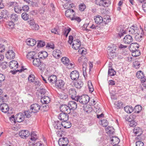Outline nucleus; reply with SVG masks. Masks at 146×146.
<instances>
[{
  "mask_svg": "<svg viewBox=\"0 0 146 146\" xmlns=\"http://www.w3.org/2000/svg\"><path fill=\"white\" fill-rule=\"evenodd\" d=\"M89 97L87 95H83L80 97H77L75 100L77 102L78 101L79 102L82 104H87L89 101Z\"/></svg>",
  "mask_w": 146,
  "mask_h": 146,
  "instance_id": "obj_1",
  "label": "nucleus"
},
{
  "mask_svg": "<svg viewBox=\"0 0 146 146\" xmlns=\"http://www.w3.org/2000/svg\"><path fill=\"white\" fill-rule=\"evenodd\" d=\"M66 89L71 98L75 100L77 97H76V92L75 89L73 88L68 87V86L66 87Z\"/></svg>",
  "mask_w": 146,
  "mask_h": 146,
  "instance_id": "obj_2",
  "label": "nucleus"
},
{
  "mask_svg": "<svg viewBox=\"0 0 146 146\" xmlns=\"http://www.w3.org/2000/svg\"><path fill=\"white\" fill-rule=\"evenodd\" d=\"M40 106L37 104H34L31 105L30 106V111L32 113H36L38 112L40 110Z\"/></svg>",
  "mask_w": 146,
  "mask_h": 146,
  "instance_id": "obj_3",
  "label": "nucleus"
},
{
  "mask_svg": "<svg viewBox=\"0 0 146 146\" xmlns=\"http://www.w3.org/2000/svg\"><path fill=\"white\" fill-rule=\"evenodd\" d=\"M60 111L62 113L68 114L70 113L71 110L70 109V107L68 106L65 104L62 105L60 107Z\"/></svg>",
  "mask_w": 146,
  "mask_h": 146,
  "instance_id": "obj_4",
  "label": "nucleus"
},
{
  "mask_svg": "<svg viewBox=\"0 0 146 146\" xmlns=\"http://www.w3.org/2000/svg\"><path fill=\"white\" fill-rule=\"evenodd\" d=\"M53 126L55 129L58 130L59 132L62 131V123L58 120L54 121Z\"/></svg>",
  "mask_w": 146,
  "mask_h": 146,
  "instance_id": "obj_5",
  "label": "nucleus"
},
{
  "mask_svg": "<svg viewBox=\"0 0 146 146\" xmlns=\"http://www.w3.org/2000/svg\"><path fill=\"white\" fill-rule=\"evenodd\" d=\"M68 143V141L66 137L60 138L58 140V143L60 146H67Z\"/></svg>",
  "mask_w": 146,
  "mask_h": 146,
  "instance_id": "obj_6",
  "label": "nucleus"
},
{
  "mask_svg": "<svg viewBox=\"0 0 146 146\" xmlns=\"http://www.w3.org/2000/svg\"><path fill=\"white\" fill-rule=\"evenodd\" d=\"M128 32L130 34L135 35L137 34L139 30V28L136 25H133L129 28Z\"/></svg>",
  "mask_w": 146,
  "mask_h": 146,
  "instance_id": "obj_7",
  "label": "nucleus"
},
{
  "mask_svg": "<svg viewBox=\"0 0 146 146\" xmlns=\"http://www.w3.org/2000/svg\"><path fill=\"white\" fill-rule=\"evenodd\" d=\"M70 0H61V1L64 4L63 5V6L65 9H70L72 8V7L74 6V4H72L71 2H70Z\"/></svg>",
  "mask_w": 146,
  "mask_h": 146,
  "instance_id": "obj_8",
  "label": "nucleus"
},
{
  "mask_svg": "<svg viewBox=\"0 0 146 146\" xmlns=\"http://www.w3.org/2000/svg\"><path fill=\"white\" fill-rule=\"evenodd\" d=\"M133 41L132 36L129 35H127L123 38V42L126 44H129Z\"/></svg>",
  "mask_w": 146,
  "mask_h": 146,
  "instance_id": "obj_9",
  "label": "nucleus"
},
{
  "mask_svg": "<svg viewBox=\"0 0 146 146\" xmlns=\"http://www.w3.org/2000/svg\"><path fill=\"white\" fill-rule=\"evenodd\" d=\"M68 114L63 113H60L58 118L62 121H67L68 119Z\"/></svg>",
  "mask_w": 146,
  "mask_h": 146,
  "instance_id": "obj_10",
  "label": "nucleus"
},
{
  "mask_svg": "<svg viewBox=\"0 0 146 146\" xmlns=\"http://www.w3.org/2000/svg\"><path fill=\"white\" fill-rule=\"evenodd\" d=\"M79 73L76 70L72 71L70 74V77L73 80H77L79 77Z\"/></svg>",
  "mask_w": 146,
  "mask_h": 146,
  "instance_id": "obj_11",
  "label": "nucleus"
},
{
  "mask_svg": "<svg viewBox=\"0 0 146 146\" xmlns=\"http://www.w3.org/2000/svg\"><path fill=\"white\" fill-rule=\"evenodd\" d=\"M30 134L28 131L23 130L21 131L19 133V135L23 139H25L28 137Z\"/></svg>",
  "mask_w": 146,
  "mask_h": 146,
  "instance_id": "obj_12",
  "label": "nucleus"
},
{
  "mask_svg": "<svg viewBox=\"0 0 146 146\" xmlns=\"http://www.w3.org/2000/svg\"><path fill=\"white\" fill-rule=\"evenodd\" d=\"M81 45L80 42L78 39L73 40V43L72 44V48L78 50V49Z\"/></svg>",
  "mask_w": 146,
  "mask_h": 146,
  "instance_id": "obj_13",
  "label": "nucleus"
},
{
  "mask_svg": "<svg viewBox=\"0 0 146 146\" xmlns=\"http://www.w3.org/2000/svg\"><path fill=\"white\" fill-rule=\"evenodd\" d=\"M140 29L141 30V34H139V33H137L135 36V38L136 41L140 42L141 41L142 39V35H144V32L143 28L141 27L140 26Z\"/></svg>",
  "mask_w": 146,
  "mask_h": 146,
  "instance_id": "obj_14",
  "label": "nucleus"
},
{
  "mask_svg": "<svg viewBox=\"0 0 146 146\" xmlns=\"http://www.w3.org/2000/svg\"><path fill=\"white\" fill-rule=\"evenodd\" d=\"M65 14L66 17H70L71 19V18L75 15V13L73 10L69 9L66 11Z\"/></svg>",
  "mask_w": 146,
  "mask_h": 146,
  "instance_id": "obj_15",
  "label": "nucleus"
},
{
  "mask_svg": "<svg viewBox=\"0 0 146 146\" xmlns=\"http://www.w3.org/2000/svg\"><path fill=\"white\" fill-rule=\"evenodd\" d=\"M5 56L8 59H13L15 57V53L12 50H9L6 53Z\"/></svg>",
  "mask_w": 146,
  "mask_h": 146,
  "instance_id": "obj_16",
  "label": "nucleus"
},
{
  "mask_svg": "<svg viewBox=\"0 0 146 146\" xmlns=\"http://www.w3.org/2000/svg\"><path fill=\"white\" fill-rule=\"evenodd\" d=\"M0 109L2 112L6 113L9 111V108L8 105L6 104L3 103L0 105Z\"/></svg>",
  "mask_w": 146,
  "mask_h": 146,
  "instance_id": "obj_17",
  "label": "nucleus"
},
{
  "mask_svg": "<svg viewBox=\"0 0 146 146\" xmlns=\"http://www.w3.org/2000/svg\"><path fill=\"white\" fill-rule=\"evenodd\" d=\"M98 1L100 2V5L105 7H108L110 4V2L109 0H98Z\"/></svg>",
  "mask_w": 146,
  "mask_h": 146,
  "instance_id": "obj_18",
  "label": "nucleus"
},
{
  "mask_svg": "<svg viewBox=\"0 0 146 146\" xmlns=\"http://www.w3.org/2000/svg\"><path fill=\"white\" fill-rule=\"evenodd\" d=\"M9 67L15 70L18 66V64L15 60H13L9 62Z\"/></svg>",
  "mask_w": 146,
  "mask_h": 146,
  "instance_id": "obj_19",
  "label": "nucleus"
},
{
  "mask_svg": "<svg viewBox=\"0 0 146 146\" xmlns=\"http://www.w3.org/2000/svg\"><path fill=\"white\" fill-rule=\"evenodd\" d=\"M48 80L49 82L51 84L56 83L57 80V77L55 75H52L48 77Z\"/></svg>",
  "mask_w": 146,
  "mask_h": 146,
  "instance_id": "obj_20",
  "label": "nucleus"
},
{
  "mask_svg": "<svg viewBox=\"0 0 146 146\" xmlns=\"http://www.w3.org/2000/svg\"><path fill=\"white\" fill-rule=\"evenodd\" d=\"M110 140L113 145H116L119 142V139L117 137L113 136L110 138Z\"/></svg>",
  "mask_w": 146,
  "mask_h": 146,
  "instance_id": "obj_21",
  "label": "nucleus"
},
{
  "mask_svg": "<svg viewBox=\"0 0 146 146\" xmlns=\"http://www.w3.org/2000/svg\"><path fill=\"white\" fill-rule=\"evenodd\" d=\"M41 97V102L42 103L47 104L49 103L50 101V98L48 96L42 95Z\"/></svg>",
  "mask_w": 146,
  "mask_h": 146,
  "instance_id": "obj_22",
  "label": "nucleus"
},
{
  "mask_svg": "<svg viewBox=\"0 0 146 146\" xmlns=\"http://www.w3.org/2000/svg\"><path fill=\"white\" fill-rule=\"evenodd\" d=\"M25 118L24 114L21 113H19L17 115L16 119L18 122L23 121Z\"/></svg>",
  "mask_w": 146,
  "mask_h": 146,
  "instance_id": "obj_23",
  "label": "nucleus"
},
{
  "mask_svg": "<svg viewBox=\"0 0 146 146\" xmlns=\"http://www.w3.org/2000/svg\"><path fill=\"white\" fill-rule=\"evenodd\" d=\"M61 54V52L58 49L55 50L52 52L53 56L56 58H59Z\"/></svg>",
  "mask_w": 146,
  "mask_h": 146,
  "instance_id": "obj_24",
  "label": "nucleus"
},
{
  "mask_svg": "<svg viewBox=\"0 0 146 146\" xmlns=\"http://www.w3.org/2000/svg\"><path fill=\"white\" fill-rule=\"evenodd\" d=\"M68 105L70 107V110H74L76 109L77 107V104L74 101H70L69 102Z\"/></svg>",
  "mask_w": 146,
  "mask_h": 146,
  "instance_id": "obj_25",
  "label": "nucleus"
},
{
  "mask_svg": "<svg viewBox=\"0 0 146 146\" xmlns=\"http://www.w3.org/2000/svg\"><path fill=\"white\" fill-rule=\"evenodd\" d=\"M64 82L62 80H57L55 84L56 86L58 88H61L63 87L64 85Z\"/></svg>",
  "mask_w": 146,
  "mask_h": 146,
  "instance_id": "obj_26",
  "label": "nucleus"
},
{
  "mask_svg": "<svg viewBox=\"0 0 146 146\" xmlns=\"http://www.w3.org/2000/svg\"><path fill=\"white\" fill-rule=\"evenodd\" d=\"M36 55V54L35 52H30L27 54V57L30 60L36 58L35 57Z\"/></svg>",
  "mask_w": 146,
  "mask_h": 146,
  "instance_id": "obj_27",
  "label": "nucleus"
},
{
  "mask_svg": "<svg viewBox=\"0 0 146 146\" xmlns=\"http://www.w3.org/2000/svg\"><path fill=\"white\" fill-rule=\"evenodd\" d=\"M83 83L80 80H78L74 84V86L77 88L80 89L83 86Z\"/></svg>",
  "mask_w": 146,
  "mask_h": 146,
  "instance_id": "obj_28",
  "label": "nucleus"
},
{
  "mask_svg": "<svg viewBox=\"0 0 146 146\" xmlns=\"http://www.w3.org/2000/svg\"><path fill=\"white\" fill-rule=\"evenodd\" d=\"M27 43L28 45L31 46L35 45L36 43V41L33 39L30 38L27 40Z\"/></svg>",
  "mask_w": 146,
  "mask_h": 146,
  "instance_id": "obj_29",
  "label": "nucleus"
},
{
  "mask_svg": "<svg viewBox=\"0 0 146 146\" xmlns=\"http://www.w3.org/2000/svg\"><path fill=\"white\" fill-rule=\"evenodd\" d=\"M62 127H64L65 128H69L71 126V124L70 122L67 121H62Z\"/></svg>",
  "mask_w": 146,
  "mask_h": 146,
  "instance_id": "obj_30",
  "label": "nucleus"
},
{
  "mask_svg": "<svg viewBox=\"0 0 146 146\" xmlns=\"http://www.w3.org/2000/svg\"><path fill=\"white\" fill-rule=\"evenodd\" d=\"M94 20L96 23L98 24H100L103 22V20L102 17L100 16H98L95 17Z\"/></svg>",
  "mask_w": 146,
  "mask_h": 146,
  "instance_id": "obj_31",
  "label": "nucleus"
},
{
  "mask_svg": "<svg viewBox=\"0 0 146 146\" xmlns=\"http://www.w3.org/2000/svg\"><path fill=\"white\" fill-rule=\"evenodd\" d=\"M133 132L138 136L141 135L142 133L141 129L139 127H135L133 129Z\"/></svg>",
  "mask_w": 146,
  "mask_h": 146,
  "instance_id": "obj_32",
  "label": "nucleus"
},
{
  "mask_svg": "<svg viewBox=\"0 0 146 146\" xmlns=\"http://www.w3.org/2000/svg\"><path fill=\"white\" fill-rule=\"evenodd\" d=\"M38 55L41 58H45L47 57L48 54L46 52L43 51L38 53Z\"/></svg>",
  "mask_w": 146,
  "mask_h": 146,
  "instance_id": "obj_33",
  "label": "nucleus"
},
{
  "mask_svg": "<svg viewBox=\"0 0 146 146\" xmlns=\"http://www.w3.org/2000/svg\"><path fill=\"white\" fill-rule=\"evenodd\" d=\"M125 112L127 113H130L133 111V108L131 106H126L124 108Z\"/></svg>",
  "mask_w": 146,
  "mask_h": 146,
  "instance_id": "obj_34",
  "label": "nucleus"
},
{
  "mask_svg": "<svg viewBox=\"0 0 146 146\" xmlns=\"http://www.w3.org/2000/svg\"><path fill=\"white\" fill-rule=\"evenodd\" d=\"M131 50L132 51V50H136L139 48L138 44L136 43H133L131 44L130 46Z\"/></svg>",
  "mask_w": 146,
  "mask_h": 146,
  "instance_id": "obj_35",
  "label": "nucleus"
},
{
  "mask_svg": "<svg viewBox=\"0 0 146 146\" xmlns=\"http://www.w3.org/2000/svg\"><path fill=\"white\" fill-rule=\"evenodd\" d=\"M33 61V64L36 66H38L41 62L40 59L38 58H35Z\"/></svg>",
  "mask_w": 146,
  "mask_h": 146,
  "instance_id": "obj_36",
  "label": "nucleus"
},
{
  "mask_svg": "<svg viewBox=\"0 0 146 146\" xmlns=\"http://www.w3.org/2000/svg\"><path fill=\"white\" fill-rule=\"evenodd\" d=\"M142 110L141 106L140 105H137L135 106L133 109L134 111V113H139Z\"/></svg>",
  "mask_w": 146,
  "mask_h": 146,
  "instance_id": "obj_37",
  "label": "nucleus"
},
{
  "mask_svg": "<svg viewBox=\"0 0 146 146\" xmlns=\"http://www.w3.org/2000/svg\"><path fill=\"white\" fill-rule=\"evenodd\" d=\"M61 61L66 66L69 65V59L66 57H64L61 58Z\"/></svg>",
  "mask_w": 146,
  "mask_h": 146,
  "instance_id": "obj_38",
  "label": "nucleus"
},
{
  "mask_svg": "<svg viewBox=\"0 0 146 146\" xmlns=\"http://www.w3.org/2000/svg\"><path fill=\"white\" fill-rule=\"evenodd\" d=\"M11 19L12 21L14 22L17 21L18 19V15L16 14H12L11 15Z\"/></svg>",
  "mask_w": 146,
  "mask_h": 146,
  "instance_id": "obj_39",
  "label": "nucleus"
},
{
  "mask_svg": "<svg viewBox=\"0 0 146 146\" xmlns=\"http://www.w3.org/2000/svg\"><path fill=\"white\" fill-rule=\"evenodd\" d=\"M6 25L7 28L12 29L14 28V24L13 21H8L7 22Z\"/></svg>",
  "mask_w": 146,
  "mask_h": 146,
  "instance_id": "obj_40",
  "label": "nucleus"
},
{
  "mask_svg": "<svg viewBox=\"0 0 146 146\" xmlns=\"http://www.w3.org/2000/svg\"><path fill=\"white\" fill-rule=\"evenodd\" d=\"M116 74L115 71L111 67L109 68L108 71V75L110 76H113Z\"/></svg>",
  "mask_w": 146,
  "mask_h": 146,
  "instance_id": "obj_41",
  "label": "nucleus"
},
{
  "mask_svg": "<svg viewBox=\"0 0 146 146\" xmlns=\"http://www.w3.org/2000/svg\"><path fill=\"white\" fill-rule=\"evenodd\" d=\"M140 54V52L139 50L137 49L135 50H132V55L133 56L137 57L139 56Z\"/></svg>",
  "mask_w": 146,
  "mask_h": 146,
  "instance_id": "obj_42",
  "label": "nucleus"
},
{
  "mask_svg": "<svg viewBox=\"0 0 146 146\" xmlns=\"http://www.w3.org/2000/svg\"><path fill=\"white\" fill-rule=\"evenodd\" d=\"M115 107L117 109H120L123 107V103L119 101L116 102L114 104Z\"/></svg>",
  "mask_w": 146,
  "mask_h": 146,
  "instance_id": "obj_43",
  "label": "nucleus"
},
{
  "mask_svg": "<svg viewBox=\"0 0 146 146\" xmlns=\"http://www.w3.org/2000/svg\"><path fill=\"white\" fill-rule=\"evenodd\" d=\"M31 139L32 141H35L38 138V136L34 132H32L31 135Z\"/></svg>",
  "mask_w": 146,
  "mask_h": 146,
  "instance_id": "obj_44",
  "label": "nucleus"
},
{
  "mask_svg": "<svg viewBox=\"0 0 146 146\" xmlns=\"http://www.w3.org/2000/svg\"><path fill=\"white\" fill-rule=\"evenodd\" d=\"M32 112L30 110L25 111L24 112V115L27 118H29L31 116Z\"/></svg>",
  "mask_w": 146,
  "mask_h": 146,
  "instance_id": "obj_45",
  "label": "nucleus"
},
{
  "mask_svg": "<svg viewBox=\"0 0 146 146\" xmlns=\"http://www.w3.org/2000/svg\"><path fill=\"white\" fill-rule=\"evenodd\" d=\"M136 76L137 78L140 79L141 78L144 77V74L143 72L141 71H139L137 72Z\"/></svg>",
  "mask_w": 146,
  "mask_h": 146,
  "instance_id": "obj_46",
  "label": "nucleus"
},
{
  "mask_svg": "<svg viewBox=\"0 0 146 146\" xmlns=\"http://www.w3.org/2000/svg\"><path fill=\"white\" fill-rule=\"evenodd\" d=\"M88 86L90 92H92L94 91V89L92 84L90 81L88 82Z\"/></svg>",
  "mask_w": 146,
  "mask_h": 146,
  "instance_id": "obj_47",
  "label": "nucleus"
},
{
  "mask_svg": "<svg viewBox=\"0 0 146 146\" xmlns=\"http://www.w3.org/2000/svg\"><path fill=\"white\" fill-rule=\"evenodd\" d=\"M59 97L61 99L64 100L67 98L68 95L65 93H62L59 95Z\"/></svg>",
  "mask_w": 146,
  "mask_h": 146,
  "instance_id": "obj_48",
  "label": "nucleus"
},
{
  "mask_svg": "<svg viewBox=\"0 0 146 146\" xmlns=\"http://www.w3.org/2000/svg\"><path fill=\"white\" fill-rule=\"evenodd\" d=\"M14 10L15 12L20 13L21 12L22 9L18 5H17L16 6L14 7Z\"/></svg>",
  "mask_w": 146,
  "mask_h": 146,
  "instance_id": "obj_49",
  "label": "nucleus"
},
{
  "mask_svg": "<svg viewBox=\"0 0 146 146\" xmlns=\"http://www.w3.org/2000/svg\"><path fill=\"white\" fill-rule=\"evenodd\" d=\"M1 13H2L1 15H3V17H2L3 18L6 19V18L7 17L9 14L8 11L5 10H3L1 12Z\"/></svg>",
  "mask_w": 146,
  "mask_h": 146,
  "instance_id": "obj_50",
  "label": "nucleus"
},
{
  "mask_svg": "<svg viewBox=\"0 0 146 146\" xmlns=\"http://www.w3.org/2000/svg\"><path fill=\"white\" fill-rule=\"evenodd\" d=\"M87 62L88 60L87 58L86 57H84L83 60H82V62H83V64L82 65L83 70L84 69L85 70L86 69Z\"/></svg>",
  "mask_w": 146,
  "mask_h": 146,
  "instance_id": "obj_51",
  "label": "nucleus"
},
{
  "mask_svg": "<svg viewBox=\"0 0 146 146\" xmlns=\"http://www.w3.org/2000/svg\"><path fill=\"white\" fill-rule=\"evenodd\" d=\"M21 17L24 20L27 21L29 19V15L26 13H23L21 15Z\"/></svg>",
  "mask_w": 146,
  "mask_h": 146,
  "instance_id": "obj_52",
  "label": "nucleus"
},
{
  "mask_svg": "<svg viewBox=\"0 0 146 146\" xmlns=\"http://www.w3.org/2000/svg\"><path fill=\"white\" fill-rule=\"evenodd\" d=\"M71 30V29L70 28H68V29H66V28H65L63 32V35H64L66 37H67V36H68V34L70 32V31Z\"/></svg>",
  "mask_w": 146,
  "mask_h": 146,
  "instance_id": "obj_53",
  "label": "nucleus"
},
{
  "mask_svg": "<svg viewBox=\"0 0 146 146\" xmlns=\"http://www.w3.org/2000/svg\"><path fill=\"white\" fill-rule=\"evenodd\" d=\"M39 65V66L37 67L40 70H43L45 68L46 65L43 62H41Z\"/></svg>",
  "mask_w": 146,
  "mask_h": 146,
  "instance_id": "obj_54",
  "label": "nucleus"
},
{
  "mask_svg": "<svg viewBox=\"0 0 146 146\" xmlns=\"http://www.w3.org/2000/svg\"><path fill=\"white\" fill-rule=\"evenodd\" d=\"M31 28L32 30H38L39 29V27L37 24L35 23L33 24V26L31 27Z\"/></svg>",
  "mask_w": 146,
  "mask_h": 146,
  "instance_id": "obj_55",
  "label": "nucleus"
},
{
  "mask_svg": "<svg viewBox=\"0 0 146 146\" xmlns=\"http://www.w3.org/2000/svg\"><path fill=\"white\" fill-rule=\"evenodd\" d=\"M45 42L42 41H38L37 44V46L39 47H42L45 45Z\"/></svg>",
  "mask_w": 146,
  "mask_h": 146,
  "instance_id": "obj_56",
  "label": "nucleus"
},
{
  "mask_svg": "<svg viewBox=\"0 0 146 146\" xmlns=\"http://www.w3.org/2000/svg\"><path fill=\"white\" fill-rule=\"evenodd\" d=\"M86 8V5L84 3H81L80 5L79 9L80 11H83Z\"/></svg>",
  "mask_w": 146,
  "mask_h": 146,
  "instance_id": "obj_57",
  "label": "nucleus"
},
{
  "mask_svg": "<svg viewBox=\"0 0 146 146\" xmlns=\"http://www.w3.org/2000/svg\"><path fill=\"white\" fill-rule=\"evenodd\" d=\"M129 125L131 127H134L137 125V123L134 120H131L129 121Z\"/></svg>",
  "mask_w": 146,
  "mask_h": 146,
  "instance_id": "obj_58",
  "label": "nucleus"
},
{
  "mask_svg": "<svg viewBox=\"0 0 146 146\" xmlns=\"http://www.w3.org/2000/svg\"><path fill=\"white\" fill-rule=\"evenodd\" d=\"M101 123L102 125L104 127H106L108 125L107 121L106 119H104L102 120L101 121Z\"/></svg>",
  "mask_w": 146,
  "mask_h": 146,
  "instance_id": "obj_59",
  "label": "nucleus"
},
{
  "mask_svg": "<svg viewBox=\"0 0 146 146\" xmlns=\"http://www.w3.org/2000/svg\"><path fill=\"white\" fill-rule=\"evenodd\" d=\"M28 80L31 82H33L35 80V76L34 75H30L28 78Z\"/></svg>",
  "mask_w": 146,
  "mask_h": 146,
  "instance_id": "obj_60",
  "label": "nucleus"
},
{
  "mask_svg": "<svg viewBox=\"0 0 146 146\" xmlns=\"http://www.w3.org/2000/svg\"><path fill=\"white\" fill-rule=\"evenodd\" d=\"M28 3L29 5L31 6L32 7H34L35 6H38V4L32 1L29 0Z\"/></svg>",
  "mask_w": 146,
  "mask_h": 146,
  "instance_id": "obj_61",
  "label": "nucleus"
},
{
  "mask_svg": "<svg viewBox=\"0 0 146 146\" xmlns=\"http://www.w3.org/2000/svg\"><path fill=\"white\" fill-rule=\"evenodd\" d=\"M5 50V47L3 44H0V52H4Z\"/></svg>",
  "mask_w": 146,
  "mask_h": 146,
  "instance_id": "obj_62",
  "label": "nucleus"
},
{
  "mask_svg": "<svg viewBox=\"0 0 146 146\" xmlns=\"http://www.w3.org/2000/svg\"><path fill=\"white\" fill-rule=\"evenodd\" d=\"M120 30L119 33H118V35L120 38H121L124 35V34L125 33V31L122 29H120Z\"/></svg>",
  "mask_w": 146,
  "mask_h": 146,
  "instance_id": "obj_63",
  "label": "nucleus"
},
{
  "mask_svg": "<svg viewBox=\"0 0 146 146\" xmlns=\"http://www.w3.org/2000/svg\"><path fill=\"white\" fill-rule=\"evenodd\" d=\"M28 22L30 25V28L32 27L34 23H35V21L33 19H31L29 20L28 21Z\"/></svg>",
  "mask_w": 146,
  "mask_h": 146,
  "instance_id": "obj_64",
  "label": "nucleus"
}]
</instances>
